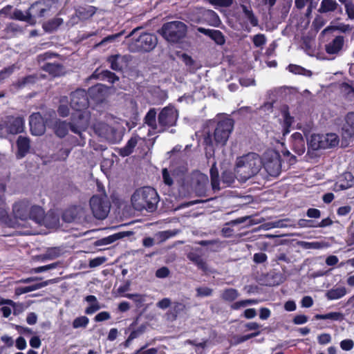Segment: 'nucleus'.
Returning <instances> with one entry per match:
<instances>
[{"instance_id": "f257e3e1", "label": "nucleus", "mask_w": 354, "mask_h": 354, "mask_svg": "<svg viewBox=\"0 0 354 354\" xmlns=\"http://www.w3.org/2000/svg\"><path fill=\"white\" fill-rule=\"evenodd\" d=\"M88 106L87 93L84 90L79 89L71 93V106L75 113H73L70 129L80 136L89 124L90 113L86 111Z\"/></svg>"}, {"instance_id": "f03ea898", "label": "nucleus", "mask_w": 354, "mask_h": 354, "mask_svg": "<svg viewBox=\"0 0 354 354\" xmlns=\"http://www.w3.org/2000/svg\"><path fill=\"white\" fill-rule=\"evenodd\" d=\"M263 165L260 156L255 153H249L237 158L234 172L236 178L241 182H245L259 173Z\"/></svg>"}, {"instance_id": "7ed1b4c3", "label": "nucleus", "mask_w": 354, "mask_h": 354, "mask_svg": "<svg viewBox=\"0 0 354 354\" xmlns=\"http://www.w3.org/2000/svg\"><path fill=\"white\" fill-rule=\"evenodd\" d=\"M158 196L156 191L151 187L138 189L131 196L133 207L138 211L144 209L151 212L156 209Z\"/></svg>"}, {"instance_id": "20e7f679", "label": "nucleus", "mask_w": 354, "mask_h": 354, "mask_svg": "<svg viewBox=\"0 0 354 354\" xmlns=\"http://www.w3.org/2000/svg\"><path fill=\"white\" fill-rule=\"evenodd\" d=\"M12 212L15 217L21 221L32 220L39 223L44 218V209L38 205H32L28 201L16 203L13 205Z\"/></svg>"}, {"instance_id": "39448f33", "label": "nucleus", "mask_w": 354, "mask_h": 354, "mask_svg": "<svg viewBox=\"0 0 354 354\" xmlns=\"http://www.w3.org/2000/svg\"><path fill=\"white\" fill-rule=\"evenodd\" d=\"M140 28L133 29L128 37H131L129 48L132 52L149 51L157 44V38L154 35L143 32L139 34Z\"/></svg>"}, {"instance_id": "423d86ee", "label": "nucleus", "mask_w": 354, "mask_h": 354, "mask_svg": "<svg viewBox=\"0 0 354 354\" xmlns=\"http://www.w3.org/2000/svg\"><path fill=\"white\" fill-rule=\"evenodd\" d=\"M93 129L95 133L111 143L119 142L123 137V129L118 122L108 124L98 122L94 124Z\"/></svg>"}, {"instance_id": "0eeeda50", "label": "nucleus", "mask_w": 354, "mask_h": 354, "mask_svg": "<svg viewBox=\"0 0 354 354\" xmlns=\"http://www.w3.org/2000/svg\"><path fill=\"white\" fill-rule=\"evenodd\" d=\"M160 33L167 41L177 43L185 37L187 26L182 21H170L162 26Z\"/></svg>"}, {"instance_id": "6e6552de", "label": "nucleus", "mask_w": 354, "mask_h": 354, "mask_svg": "<svg viewBox=\"0 0 354 354\" xmlns=\"http://www.w3.org/2000/svg\"><path fill=\"white\" fill-rule=\"evenodd\" d=\"M338 143L339 138L335 133L313 134L308 141V146L313 150H318L335 147Z\"/></svg>"}, {"instance_id": "1a4fd4ad", "label": "nucleus", "mask_w": 354, "mask_h": 354, "mask_svg": "<svg viewBox=\"0 0 354 354\" xmlns=\"http://www.w3.org/2000/svg\"><path fill=\"white\" fill-rule=\"evenodd\" d=\"M90 207L96 218L104 219L110 211L111 205L106 196H93L90 199Z\"/></svg>"}, {"instance_id": "9d476101", "label": "nucleus", "mask_w": 354, "mask_h": 354, "mask_svg": "<svg viewBox=\"0 0 354 354\" xmlns=\"http://www.w3.org/2000/svg\"><path fill=\"white\" fill-rule=\"evenodd\" d=\"M178 118L177 110L172 106L163 108L158 115V132H161L167 128L174 126Z\"/></svg>"}, {"instance_id": "9b49d317", "label": "nucleus", "mask_w": 354, "mask_h": 354, "mask_svg": "<svg viewBox=\"0 0 354 354\" xmlns=\"http://www.w3.org/2000/svg\"><path fill=\"white\" fill-rule=\"evenodd\" d=\"M263 167L268 174L277 176L281 171L280 156L274 150H268L264 153Z\"/></svg>"}, {"instance_id": "f8f14e48", "label": "nucleus", "mask_w": 354, "mask_h": 354, "mask_svg": "<svg viewBox=\"0 0 354 354\" xmlns=\"http://www.w3.org/2000/svg\"><path fill=\"white\" fill-rule=\"evenodd\" d=\"M233 126V121L229 118L218 122L214 132L215 142L224 145L229 138Z\"/></svg>"}, {"instance_id": "ddd939ff", "label": "nucleus", "mask_w": 354, "mask_h": 354, "mask_svg": "<svg viewBox=\"0 0 354 354\" xmlns=\"http://www.w3.org/2000/svg\"><path fill=\"white\" fill-rule=\"evenodd\" d=\"M24 122L20 117H8L0 124V129L10 134H17L24 131Z\"/></svg>"}, {"instance_id": "4468645a", "label": "nucleus", "mask_w": 354, "mask_h": 354, "mask_svg": "<svg viewBox=\"0 0 354 354\" xmlns=\"http://www.w3.org/2000/svg\"><path fill=\"white\" fill-rule=\"evenodd\" d=\"M243 12V28L247 32L251 31L250 25L256 27L259 25V19L254 15L250 6L241 5Z\"/></svg>"}, {"instance_id": "2eb2a0df", "label": "nucleus", "mask_w": 354, "mask_h": 354, "mask_svg": "<svg viewBox=\"0 0 354 354\" xmlns=\"http://www.w3.org/2000/svg\"><path fill=\"white\" fill-rule=\"evenodd\" d=\"M30 127L32 135L41 136L46 130V126L41 115L39 113H32L30 116Z\"/></svg>"}, {"instance_id": "dca6fc26", "label": "nucleus", "mask_w": 354, "mask_h": 354, "mask_svg": "<svg viewBox=\"0 0 354 354\" xmlns=\"http://www.w3.org/2000/svg\"><path fill=\"white\" fill-rule=\"evenodd\" d=\"M280 111L281 118L279 120L281 121L283 120V122H280L281 129L279 133H282V135L284 136L290 133V127L293 122L294 118L290 116L287 105H282L280 108Z\"/></svg>"}, {"instance_id": "f3484780", "label": "nucleus", "mask_w": 354, "mask_h": 354, "mask_svg": "<svg viewBox=\"0 0 354 354\" xmlns=\"http://www.w3.org/2000/svg\"><path fill=\"white\" fill-rule=\"evenodd\" d=\"M107 62L110 64L111 69L119 71L127 66L129 57L126 55L118 54L109 56L107 58Z\"/></svg>"}, {"instance_id": "a211bd4d", "label": "nucleus", "mask_w": 354, "mask_h": 354, "mask_svg": "<svg viewBox=\"0 0 354 354\" xmlns=\"http://www.w3.org/2000/svg\"><path fill=\"white\" fill-rule=\"evenodd\" d=\"M38 7L37 3H33L28 11L26 12H22L20 10L16 9L12 16L10 17L11 19H17L22 21H26L30 24H34L35 23V20L33 18L32 12L35 8Z\"/></svg>"}, {"instance_id": "6ab92c4d", "label": "nucleus", "mask_w": 354, "mask_h": 354, "mask_svg": "<svg viewBox=\"0 0 354 354\" xmlns=\"http://www.w3.org/2000/svg\"><path fill=\"white\" fill-rule=\"evenodd\" d=\"M342 130L345 138L354 136V113L351 112L346 115Z\"/></svg>"}, {"instance_id": "aec40b11", "label": "nucleus", "mask_w": 354, "mask_h": 354, "mask_svg": "<svg viewBox=\"0 0 354 354\" xmlns=\"http://www.w3.org/2000/svg\"><path fill=\"white\" fill-rule=\"evenodd\" d=\"M343 45L344 37L342 36H337L326 45V51L330 55L337 54L342 50Z\"/></svg>"}, {"instance_id": "412c9836", "label": "nucleus", "mask_w": 354, "mask_h": 354, "mask_svg": "<svg viewBox=\"0 0 354 354\" xmlns=\"http://www.w3.org/2000/svg\"><path fill=\"white\" fill-rule=\"evenodd\" d=\"M18 151L17 153V158L24 157L30 149V140L26 137L19 136L17 139Z\"/></svg>"}, {"instance_id": "4be33fe9", "label": "nucleus", "mask_w": 354, "mask_h": 354, "mask_svg": "<svg viewBox=\"0 0 354 354\" xmlns=\"http://www.w3.org/2000/svg\"><path fill=\"white\" fill-rule=\"evenodd\" d=\"M338 8L342 12L341 7L336 0H322L321 1L318 12L320 13H328L335 12Z\"/></svg>"}, {"instance_id": "5701e85b", "label": "nucleus", "mask_w": 354, "mask_h": 354, "mask_svg": "<svg viewBox=\"0 0 354 354\" xmlns=\"http://www.w3.org/2000/svg\"><path fill=\"white\" fill-rule=\"evenodd\" d=\"M198 31L210 37L212 39H214L216 44H223L225 42L224 37L222 34V32L217 30H210V29H205L204 28H198Z\"/></svg>"}, {"instance_id": "b1692460", "label": "nucleus", "mask_w": 354, "mask_h": 354, "mask_svg": "<svg viewBox=\"0 0 354 354\" xmlns=\"http://www.w3.org/2000/svg\"><path fill=\"white\" fill-rule=\"evenodd\" d=\"M59 217L53 212H48L46 215L44 214V218L42 221L37 223L40 225H45L48 228H55L59 225Z\"/></svg>"}, {"instance_id": "393cba45", "label": "nucleus", "mask_w": 354, "mask_h": 354, "mask_svg": "<svg viewBox=\"0 0 354 354\" xmlns=\"http://www.w3.org/2000/svg\"><path fill=\"white\" fill-rule=\"evenodd\" d=\"M140 140V138L138 136H132L129 140L127 145L120 149V154L123 157L128 156L129 155H130L133 152V149L137 145Z\"/></svg>"}, {"instance_id": "a878e982", "label": "nucleus", "mask_w": 354, "mask_h": 354, "mask_svg": "<svg viewBox=\"0 0 354 354\" xmlns=\"http://www.w3.org/2000/svg\"><path fill=\"white\" fill-rule=\"evenodd\" d=\"M201 13L203 15V19L209 25L218 26L220 24V19L214 11L212 10H203Z\"/></svg>"}, {"instance_id": "bb28decb", "label": "nucleus", "mask_w": 354, "mask_h": 354, "mask_svg": "<svg viewBox=\"0 0 354 354\" xmlns=\"http://www.w3.org/2000/svg\"><path fill=\"white\" fill-rule=\"evenodd\" d=\"M96 12V9L92 6L79 7L76 10V15L80 19H87L91 17Z\"/></svg>"}, {"instance_id": "cd10ccee", "label": "nucleus", "mask_w": 354, "mask_h": 354, "mask_svg": "<svg viewBox=\"0 0 354 354\" xmlns=\"http://www.w3.org/2000/svg\"><path fill=\"white\" fill-rule=\"evenodd\" d=\"M353 185V177L351 173H346L342 176L339 181L335 185L337 189H346L352 187Z\"/></svg>"}, {"instance_id": "c85d7f7f", "label": "nucleus", "mask_w": 354, "mask_h": 354, "mask_svg": "<svg viewBox=\"0 0 354 354\" xmlns=\"http://www.w3.org/2000/svg\"><path fill=\"white\" fill-rule=\"evenodd\" d=\"M346 293L347 291L345 287H337L328 290L326 297L329 300H336L343 297Z\"/></svg>"}, {"instance_id": "c756f323", "label": "nucleus", "mask_w": 354, "mask_h": 354, "mask_svg": "<svg viewBox=\"0 0 354 354\" xmlns=\"http://www.w3.org/2000/svg\"><path fill=\"white\" fill-rule=\"evenodd\" d=\"M186 309V306L184 304L180 302H175L173 306L167 313L168 318L171 320L176 319L178 315L183 313Z\"/></svg>"}, {"instance_id": "7c9ffc66", "label": "nucleus", "mask_w": 354, "mask_h": 354, "mask_svg": "<svg viewBox=\"0 0 354 354\" xmlns=\"http://www.w3.org/2000/svg\"><path fill=\"white\" fill-rule=\"evenodd\" d=\"M43 68L53 77L59 76L64 73L62 66L57 63H47Z\"/></svg>"}, {"instance_id": "2f4dec72", "label": "nucleus", "mask_w": 354, "mask_h": 354, "mask_svg": "<svg viewBox=\"0 0 354 354\" xmlns=\"http://www.w3.org/2000/svg\"><path fill=\"white\" fill-rule=\"evenodd\" d=\"M162 176L164 183L171 187L174 185L177 178V173L175 171L168 170L167 168H165L162 170Z\"/></svg>"}, {"instance_id": "473e14b6", "label": "nucleus", "mask_w": 354, "mask_h": 354, "mask_svg": "<svg viewBox=\"0 0 354 354\" xmlns=\"http://www.w3.org/2000/svg\"><path fill=\"white\" fill-rule=\"evenodd\" d=\"M68 124L64 121L57 120L55 122L53 129L56 135L60 138L64 137L68 131Z\"/></svg>"}, {"instance_id": "72a5a7b5", "label": "nucleus", "mask_w": 354, "mask_h": 354, "mask_svg": "<svg viewBox=\"0 0 354 354\" xmlns=\"http://www.w3.org/2000/svg\"><path fill=\"white\" fill-rule=\"evenodd\" d=\"M126 236L125 232H119L114 234H112L111 236H109L107 237L101 239L96 241V245H106L111 244L115 241L122 239Z\"/></svg>"}, {"instance_id": "f704fd0d", "label": "nucleus", "mask_w": 354, "mask_h": 354, "mask_svg": "<svg viewBox=\"0 0 354 354\" xmlns=\"http://www.w3.org/2000/svg\"><path fill=\"white\" fill-rule=\"evenodd\" d=\"M156 111L154 109H150L145 116V123L152 129L156 130L159 129L158 124L156 121Z\"/></svg>"}, {"instance_id": "c9c22d12", "label": "nucleus", "mask_w": 354, "mask_h": 354, "mask_svg": "<svg viewBox=\"0 0 354 354\" xmlns=\"http://www.w3.org/2000/svg\"><path fill=\"white\" fill-rule=\"evenodd\" d=\"M239 297L237 290L234 288H227L221 294V298L225 301H233Z\"/></svg>"}, {"instance_id": "e433bc0d", "label": "nucleus", "mask_w": 354, "mask_h": 354, "mask_svg": "<svg viewBox=\"0 0 354 354\" xmlns=\"http://www.w3.org/2000/svg\"><path fill=\"white\" fill-rule=\"evenodd\" d=\"M63 23L61 18H55L43 24V28L46 32H51L56 30L58 27Z\"/></svg>"}, {"instance_id": "4c0bfd02", "label": "nucleus", "mask_w": 354, "mask_h": 354, "mask_svg": "<svg viewBox=\"0 0 354 354\" xmlns=\"http://www.w3.org/2000/svg\"><path fill=\"white\" fill-rule=\"evenodd\" d=\"M210 176L212 189L214 190H219L221 187H220L218 180V172L217 168L215 166V163L213 164L210 169Z\"/></svg>"}, {"instance_id": "58836bf2", "label": "nucleus", "mask_w": 354, "mask_h": 354, "mask_svg": "<svg viewBox=\"0 0 354 354\" xmlns=\"http://www.w3.org/2000/svg\"><path fill=\"white\" fill-rule=\"evenodd\" d=\"M188 258L190 261H193L200 269L203 270V271L207 270V265L201 257L196 254L190 253L188 254Z\"/></svg>"}, {"instance_id": "ea45409f", "label": "nucleus", "mask_w": 354, "mask_h": 354, "mask_svg": "<svg viewBox=\"0 0 354 354\" xmlns=\"http://www.w3.org/2000/svg\"><path fill=\"white\" fill-rule=\"evenodd\" d=\"M316 319H332V320H340L342 319L343 315L341 313L332 312L324 315L317 314L315 316Z\"/></svg>"}, {"instance_id": "a19ab883", "label": "nucleus", "mask_w": 354, "mask_h": 354, "mask_svg": "<svg viewBox=\"0 0 354 354\" xmlns=\"http://www.w3.org/2000/svg\"><path fill=\"white\" fill-rule=\"evenodd\" d=\"M178 233V231L176 230H166V231L159 232L158 233H157L156 234V236L160 242H164L166 240H167L168 239L176 236Z\"/></svg>"}, {"instance_id": "79ce46f5", "label": "nucleus", "mask_w": 354, "mask_h": 354, "mask_svg": "<svg viewBox=\"0 0 354 354\" xmlns=\"http://www.w3.org/2000/svg\"><path fill=\"white\" fill-rule=\"evenodd\" d=\"M89 319L86 316H80L75 318L73 322V328L75 329L82 328H84L88 324Z\"/></svg>"}, {"instance_id": "37998d69", "label": "nucleus", "mask_w": 354, "mask_h": 354, "mask_svg": "<svg viewBox=\"0 0 354 354\" xmlns=\"http://www.w3.org/2000/svg\"><path fill=\"white\" fill-rule=\"evenodd\" d=\"M234 177L236 174L234 175L231 171H224L222 174V183L224 187L230 186L234 181Z\"/></svg>"}, {"instance_id": "c03bdc74", "label": "nucleus", "mask_w": 354, "mask_h": 354, "mask_svg": "<svg viewBox=\"0 0 354 354\" xmlns=\"http://www.w3.org/2000/svg\"><path fill=\"white\" fill-rule=\"evenodd\" d=\"M299 245L304 249H320L324 247L325 244L324 243L320 242H306V241H301L299 242Z\"/></svg>"}, {"instance_id": "a18cd8bd", "label": "nucleus", "mask_w": 354, "mask_h": 354, "mask_svg": "<svg viewBox=\"0 0 354 354\" xmlns=\"http://www.w3.org/2000/svg\"><path fill=\"white\" fill-rule=\"evenodd\" d=\"M288 70L290 72L304 75H310L311 73L310 71L306 70L305 68L294 64H290L288 66Z\"/></svg>"}, {"instance_id": "49530a36", "label": "nucleus", "mask_w": 354, "mask_h": 354, "mask_svg": "<svg viewBox=\"0 0 354 354\" xmlns=\"http://www.w3.org/2000/svg\"><path fill=\"white\" fill-rule=\"evenodd\" d=\"M339 30L342 32H347V31H349L351 30V28L349 25H346V24H339V26H328L327 28H326L323 31H322V33L323 34H326L329 31H332V30Z\"/></svg>"}, {"instance_id": "de8ad7c7", "label": "nucleus", "mask_w": 354, "mask_h": 354, "mask_svg": "<svg viewBox=\"0 0 354 354\" xmlns=\"http://www.w3.org/2000/svg\"><path fill=\"white\" fill-rule=\"evenodd\" d=\"M252 41L256 47H262L266 43V38L263 34H257L253 36Z\"/></svg>"}, {"instance_id": "09e8293b", "label": "nucleus", "mask_w": 354, "mask_h": 354, "mask_svg": "<svg viewBox=\"0 0 354 354\" xmlns=\"http://www.w3.org/2000/svg\"><path fill=\"white\" fill-rule=\"evenodd\" d=\"M57 266V263H53L46 266H39L37 268H32L30 271L31 273H40L48 271L51 269H54Z\"/></svg>"}, {"instance_id": "8fccbe9b", "label": "nucleus", "mask_w": 354, "mask_h": 354, "mask_svg": "<svg viewBox=\"0 0 354 354\" xmlns=\"http://www.w3.org/2000/svg\"><path fill=\"white\" fill-rule=\"evenodd\" d=\"M104 91V86L102 84H97L95 86L91 87L88 90V93L91 96H95L97 100H100L101 96H95L97 93H100Z\"/></svg>"}, {"instance_id": "3c124183", "label": "nucleus", "mask_w": 354, "mask_h": 354, "mask_svg": "<svg viewBox=\"0 0 354 354\" xmlns=\"http://www.w3.org/2000/svg\"><path fill=\"white\" fill-rule=\"evenodd\" d=\"M212 293V290L207 287H199L196 289L197 297H208Z\"/></svg>"}, {"instance_id": "603ef678", "label": "nucleus", "mask_w": 354, "mask_h": 354, "mask_svg": "<svg viewBox=\"0 0 354 354\" xmlns=\"http://www.w3.org/2000/svg\"><path fill=\"white\" fill-rule=\"evenodd\" d=\"M57 257V254L55 250L52 249L48 250L46 254L40 255L38 258L41 261H45L48 259H53Z\"/></svg>"}, {"instance_id": "864d4df0", "label": "nucleus", "mask_w": 354, "mask_h": 354, "mask_svg": "<svg viewBox=\"0 0 354 354\" xmlns=\"http://www.w3.org/2000/svg\"><path fill=\"white\" fill-rule=\"evenodd\" d=\"M233 0H209V3L215 6L227 7L232 3Z\"/></svg>"}, {"instance_id": "5fc2aeb1", "label": "nucleus", "mask_w": 354, "mask_h": 354, "mask_svg": "<svg viewBox=\"0 0 354 354\" xmlns=\"http://www.w3.org/2000/svg\"><path fill=\"white\" fill-rule=\"evenodd\" d=\"M102 76L104 79H106L109 82L114 83L118 80V77L112 72L105 71L102 73Z\"/></svg>"}, {"instance_id": "6e6d98bb", "label": "nucleus", "mask_w": 354, "mask_h": 354, "mask_svg": "<svg viewBox=\"0 0 354 354\" xmlns=\"http://www.w3.org/2000/svg\"><path fill=\"white\" fill-rule=\"evenodd\" d=\"M354 343L351 339H344L340 342V347L342 350L350 351L353 348Z\"/></svg>"}, {"instance_id": "4d7b16f0", "label": "nucleus", "mask_w": 354, "mask_h": 354, "mask_svg": "<svg viewBox=\"0 0 354 354\" xmlns=\"http://www.w3.org/2000/svg\"><path fill=\"white\" fill-rule=\"evenodd\" d=\"M110 318H111L110 313L109 312H106V311H103V312H101V313H98L95 317V321L97 322H103V321L108 320Z\"/></svg>"}, {"instance_id": "13d9d810", "label": "nucleus", "mask_w": 354, "mask_h": 354, "mask_svg": "<svg viewBox=\"0 0 354 354\" xmlns=\"http://www.w3.org/2000/svg\"><path fill=\"white\" fill-rule=\"evenodd\" d=\"M169 274V270L167 267H162L159 269H158L156 272V276L158 278H165L167 277Z\"/></svg>"}, {"instance_id": "bf43d9fd", "label": "nucleus", "mask_w": 354, "mask_h": 354, "mask_svg": "<svg viewBox=\"0 0 354 354\" xmlns=\"http://www.w3.org/2000/svg\"><path fill=\"white\" fill-rule=\"evenodd\" d=\"M53 281V280H47V281H43L41 283H36V284H34L32 286H30L29 290H30V291L32 292V291L42 288L45 286H48V284L51 283Z\"/></svg>"}, {"instance_id": "052dcab7", "label": "nucleus", "mask_w": 354, "mask_h": 354, "mask_svg": "<svg viewBox=\"0 0 354 354\" xmlns=\"http://www.w3.org/2000/svg\"><path fill=\"white\" fill-rule=\"evenodd\" d=\"M297 225L300 227H316V225L313 224V221L306 219L299 220Z\"/></svg>"}, {"instance_id": "680f3d73", "label": "nucleus", "mask_w": 354, "mask_h": 354, "mask_svg": "<svg viewBox=\"0 0 354 354\" xmlns=\"http://www.w3.org/2000/svg\"><path fill=\"white\" fill-rule=\"evenodd\" d=\"M100 308V306L98 302H94L93 304H90L88 307H87L85 310V313L88 315H91L98 310Z\"/></svg>"}, {"instance_id": "e2e57ef3", "label": "nucleus", "mask_w": 354, "mask_h": 354, "mask_svg": "<svg viewBox=\"0 0 354 354\" xmlns=\"http://www.w3.org/2000/svg\"><path fill=\"white\" fill-rule=\"evenodd\" d=\"M171 304V301L170 299L164 298L162 300L159 301L156 304V306L159 308L165 310V309L167 308L168 307H169Z\"/></svg>"}, {"instance_id": "0e129e2a", "label": "nucleus", "mask_w": 354, "mask_h": 354, "mask_svg": "<svg viewBox=\"0 0 354 354\" xmlns=\"http://www.w3.org/2000/svg\"><path fill=\"white\" fill-rule=\"evenodd\" d=\"M301 306L304 308H310L313 305V300L310 296H305L301 301Z\"/></svg>"}, {"instance_id": "69168bd1", "label": "nucleus", "mask_w": 354, "mask_h": 354, "mask_svg": "<svg viewBox=\"0 0 354 354\" xmlns=\"http://www.w3.org/2000/svg\"><path fill=\"white\" fill-rule=\"evenodd\" d=\"M306 215L310 218H317L321 216V212L315 208H310L307 210Z\"/></svg>"}, {"instance_id": "338daca9", "label": "nucleus", "mask_w": 354, "mask_h": 354, "mask_svg": "<svg viewBox=\"0 0 354 354\" xmlns=\"http://www.w3.org/2000/svg\"><path fill=\"white\" fill-rule=\"evenodd\" d=\"M345 8L348 17L351 19H354V4L351 3H346Z\"/></svg>"}, {"instance_id": "774afa93", "label": "nucleus", "mask_w": 354, "mask_h": 354, "mask_svg": "<svg viewBox=\"0 0 354 354\" xmlns=\"http://www.w3.org/2000/svg\"><path fill=\"white\" fill-rule=\"evenodd\" d=\"M145 347H142L140 349L136 351L135 354H157L158 350L155 348H151L146 351H143Z\"/></svg>"}]
</instances>
